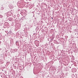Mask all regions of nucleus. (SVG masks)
<instances>
[{
  "label": "nucleus",
  "instance_id": "nucleus-27",
  "mask_svg": "<svg viewBox=\"0 0 78 78\" xmlns=\"http://www.w3.org/2000/svg\"><path fill=\"white\" fill-rule=\"evenodd\" d=\"M1 77H2V76H1Z\"/></svg>",
  "mask_w": 78,
  "mask_h": 78
},
{
  "label": "nucleus",
  "instance_id": "nucleus-3",
  "mask_svg": "<svg viewBox=\"0 0 78 78\" xmlns=\"http://www.w3.org/2000/svg\"><path fill=\"white\" fill-rule=\"evenodd\" d=\"M77 77V76L76 75V74H73L72 76V77H73V78H76Z\"/></svg>",
  "mask_w": 78,
  "mask_h": 78
},
{
  "label": "nucleus",
  "instance_id": "nucleus-14",
  "mask_svg": "<svg viewBox=\"0 0 78 78\" xmlns=\"http://www.w3.org/2000/svg\"><path fill=\"white\" fill-rule=\"evenodd\" d=\"M17 50L16 49H15V50H14V51H17Z\"/></svg>",
  "mask_w": 78,
  "mask_h": 78
},
{
  "label": "nucleus",
  "instance_id": "nucleus-13",
  "mask_svg": "<svg viewBox=\"0 0 78 78\" xmlns=\"http://www.w3.org/2000/svg\"><path fill=\"white\" fill-rule=\"evenodd\" d=\"M9 62H7L6 63L7 65H9Z\"/></svg>",
  "mask_w": 78,
  "mask_h": 78
},
{
  "label": "nucleus",
  "instance_id": "nucleus-7",
  "mask_svg": "<svg viewBox=\"0 0 78 78\" xmlns=\"http://www.w3.org/2000/svg\"><path fill=\"white\" fill-rule=\"evenodd\" d=\"M52 69L53 70H56V68L55 67V66H53Z\"/></svg>",
  "mask_w": 78,
  "mask_h": 78
},
{
  "label": "nucleus",
  "instance_id": "nucleus-25",
  "mask_svg": "<svg viewBox=\"0 0 78 78\" xmlns=\"http://www.w3.org/2000/svg\"><path fill=\"white\" fill-rule=\"evenodd\" d=\"M22 19H21V20H22Z\"/></svg>",
  "mask_w": 78,
  "mask_h": 78
},
{
  "label": "nucleus",
  "instance_id": "nucleus-16",
  "mask_svg": "<svg viewBox=\"0 0 78 78\" xmlns=\"http://www.w3.org/2000/svg\"><path fill=\"white\" fill-rule=\"evenodd\" d=\"M2 9H4V8H3V7H2Z\"/></svg>",
  "mask_w": 78,
  "mask_h": 78
},
{
  "label": "nucleus",
  "instance_id": "nucleus-21",
  "mask_svg": "<svg viewBox=\"0 0 78 78\" xmlns=\"http://www.w3.org/2000/svg\"><path fill=\"white\" fill-rule=\"evenodd\" d=\"M51 19H53V18L52 17L51 18Z\"/></svg>",
  "mask_w": 78,
  "mask_h": 78
},
{
  "label": "nucleus",
  "instance_id": "nucleus-5",
  "mask_svg": "<svg viewBox=\"0 0 78 78\" xmlns=\"http://www.w3.org/2000/svg\"><path fill=\"white\" fill-rule=\"evenodd\" d=\"M36 42V43L35 42V44H36L37 46H39V41H37Z\"/></svg>",
  "mask_w": 78,
  "mask_h": 78
},
{
  "label": "nucleus",
  "instance_id": "nucleus-10",
  "mask_svg": "<svg viewBox=\"0 0 78 78\" xmlns=\"http://www.w3.org/2000/svg\"><path fill=\"white\" fill-rule=\"evenodd\" d=\"M9 7H12V4H9Z\"/></svg>",
  "mask_w": 78,
  "mask_h": 78
},
{
  "label": "nucleus",
  "instance_id": "nucleus-17",
  "mask_svg": "<svg viewBox=\"0 0 78 78\" xmlns=\"http://www.w3.org/2000/svg\"><path fill=\"white\" fill-rule=\"evenodd\" d=\"M37 28V27L36 28V30Z\"/></svg>",
  "mask_w": 78,
  "mask_h": 78
},
{
  "label": "nucleus",
  "instance_id": "nucleus-19",
  "mask_svg": "<svg viewBox=\"0 0 78 78\" xmlns=\"http://www.w3.org/2000/svg\"><path fill=\"white\" fill-rule=\"evenodd\" d=\"M69 68H70V69H71V67H69Z\"/></svg>",
  "mask_w": 78,
  "mask_h": 78
},
{
  "label": "nucleus",
  "instance_id": "nucleus-23",
  "mask_svg": "<svg viewBox=\"0 0 78 78\" xmlns=\"http://www.w3.org/2000/svg\"><path fill=\"white\" fill-rule=\"evenodd\" d=\"M17 41H16V43H17Z\"/></svg>",
  "mask_w": 78,
  "mask_h": 78
},
{
  "label": "nucleus",
  "instance_id": "nucleus-11",
  "mask_svg": "<svg viewBox=\"0 0 78 78\" xmlns=\"http://www.w3.org/2000/svg\"><path fill=\"white\" fill-rule=\"evenodd\" d=\"M55 44H58V41H55Z\"/></svg>",
  "mask_w": 78,
  "mask_h": 78
},
{
  "label": "nucleus",
  "instance_id": "nucleus-9",
  "mask_svg": "<svg viewBox=\"0 0 78 78\" xmlns=\"http://www.w3.org/2000/svg\"><path fill=\"white\" fill-rule=\"evenodd\" d=\"M7 34H12V31H10Z\"/></svg>",
  "mask_w": 78,
  "mask_h": 78
},
{
  "label": "nucleus",
  "instance_id": "nucleus-4",
  "mask_svg": "<svg viewBox=\"0 0 78 78\" xmlns=\"http://www.w3.org/2000/svg\"><path fill=\"white\" fill-rule=\"evenodd\" d=\"M72 71L73 72H76V69L75 68L72 69Z\"/></svg>",
  "mask_w": 78,
  "mask_h": 78
},
{
  "label": "nucleus",
  "instance_id": "nucleus-8",
  "mask_svg": "<svg viewBox=\"0 0 78 78\" xmlns=\"http://www.w3.org/2000/svg\"><path fill=\"white\" fill-rule=\"evenodd\" d=\"M53 39H54V38H53V37H52L51 38L50 41L51 42H52V41H53Z\"/></svg>",
  "mask_w": 78,
  "mask_h": 78
},
{
  "label": "nucleus",
  "instance_id": "nucleus-24",
  "mask_svg": "<svg viewBox=\"0 0 78 78\" xmlns=\"http://www.w3.org/2000/svg\"><path fill=\"white\" fill-rule=\"evenodd\" d=\"M2 71H3V69H2Z\"/></svg>",
  "mask_w": 78,
  "mask_h": 78
},
{
  "label": "nucleus",
  "instance_id": "nucleus-26",
  "mask_svg": "<svg viewBox=\"0 0 78 78\" xmlns=\"http://www.w3.org/2000/svg\"><path fill=\"white\" fill-rule=\"evenodd\" d=\"M22 14H23V13H22Z\"/></svg>",
  "mask_w": 78,
  "mask_h": 78
},
{
  "label": "nucleus",
  "instance_id": "nucleus-2",
  "mask_svg": "<svg viewBox=\"0 0 78 78\" xmlns=\"http://www.w3.org/2000/svg\"><path fill=\"white\" fill-rule=\"evenodd\" d=\"M8 20L11 22H12L13 21V19L12 17H9L8 18Z\"/></svg>",
  "mask_w": 78,
  "mask_h": 78
},
{
  "label": "nucleus",
  "instance_id": "nucleus-1",
  "mask_svg": "<svg viewBox=\"0 0 78 78\" xmlns=\"http://www.w3.org/2000/svg\"><path fill=\"white\" fill-rule=\"evenodd\" d=\"M8 25H9V23L8 22H5L4 24L3 27L4 28H5L8 27Z\"/></svg>",
  "mask_w": 78,
  "mask_h": 78
},
{
  "label": "nucleus",
  "instance_id": "nucleus-12",
  "mask_svg": "<svg viewBox=\"0 0 78 78\" xmlns=\"http://www.w3.org/2000/svg\"><path fill=\"white\" fill-rule=\"evenodd\" d=\"M3 16L1 15H0V18H3Z\"/></svg>",
  "mask_w": 78,
  "mask_h": 78
},
{
  "label": "nucleus",
  "instance_id": "nucleus-20",
  "mask_svg": "<svg viewBox=\"0 0 78 78\" xmlns=\"http://www.w3.org/2000/svg\"><path fill=\"white\" fill-rule=\"evenodd\" d=\"M17 16H19V14H18Z\"/></svg>",
  "mask_w": 78,
  "mask_h": 78
},
{
  "label": "nucleus",
  "instance_id": "nucleus-28",
  "mask_svg": "<svg viewBox=\"0 0 78 78\" xmlns=\"http://www.w3.org/2000/svg\"><path fill=\"white\" fill-rule=\"evenodd\" d=\"M10 16H11V15H10Z\"/></svg>",
  "mask_w": 78,
  "mask_h": 78
},
{
  "label": "nucleus",
  "instance_id": "nucleus-22",
  "mask_svg": "<svg viewBox=\"0 0 78 78\" xmlns=\"http://www.w3.org/2000/svg\"><path fill=\"white\" fill-rule=\"evenodd\" d=\"M0 44H1V42L0 41Z\"/></svg>",
  "mask_w": 78,
  "mask_h": 78
},
{
  "label": "nucleus",
  "instance_id": "nucleus-15",
  "mask_svg": "<svg viewBox=\"0 0 78 78\" xmlns=\"http://www.w3.org/2000/svg\"><path fill=\"white\" fill-rule=\"evenodd\" d=\"M14 18H16V16L14 15Z\"/></svg>",
  "mask_w": 78,
  "mask_h": 78
},
{
  "label": "nucleus",
  "instance_id": "nucleus-6",
  "mask_svg": "<svg viewBox=\"0 0 78 78\" xmlns=\"http://www.w3.org/2000/svg\"><path fill=\"white\" fill-rule=\"evenodd\" d=\"M19 68L20 70H23V66H20Z\"/></svg>",
  "mask_w": 78,
  "mask_h": 78
},
{
  "label": "nucleus",
  "instance_id": "nucleus-18",
  "mask_svg": "<svg viewBox=\"0 0 78 78\" xmlns=\"http://www.w3.org/2000/svg\"><path fill=\"white\" fill-rule=\"evenodd\" d=\"M35 78H37V77H35Z\"/></svg>",
  "mask_w": 78,
  "mask_h": 78
}]
</instances>
